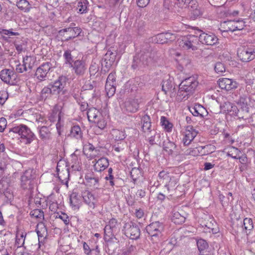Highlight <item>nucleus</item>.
<instances>
[{
    "mask_svg": "<svg viewBox=\"0 0 255 255\" xmlns=\"http://www.w3.org/2000/svg\"><path fill=\"white\" fill-rule=\"evenodd\" d=\"M68 79L66 76L61 75L57 79L50 83L53 91V96L60 101H65L69 98V93L66 87Z\"/></svg>",
    "mask_w": 255,
    "mask_h": 255,
    "instance_id": "obj_1",
    "label": "nucleus"
},
{
    "mask_svg": "<svg viewBox=\"0 0 255 255\" xmlns=\"http://www.w3.org/2000/svg\"><path fill=\"white\" fill-rule=\"evenodd\" d=\"M198 84V82L194 77H189L184 79L179 85L177 99L180 101L187 99L194 91Z\"/></svg>",
    "mask_w": 255,
    "mask_h": 255,
    "instance_id": "obj_2",
    "label": "nucleus"
},
{
    "mask_svg": "<svg viewBox=\"0 0 255 255\" xmlns=\"http://www.w3.org/2000/svg\"><path fill=\"white\" fill-rule=\"evenodd\" d=\"M14 133L18 134L20 136L21 142L25 144H30L36 138L30 129L24 125L21 124L10 128L7 135L8 136H12Z\"/></svg>",
    "mask_w": 255,
    "mask_h": 255,
    "instance_id": "obj_3",
    "label": "nucleus"
},
{
    "mask_svg": "<svg viewBox=\"0 0 255 255\" xmlns=\"http://www.w3.org/2000/svg\"><path fill=\"white\" fill-rule=\"evenodd\" d=\"M146 231L153 243H157L162 239L164 226L162 223L155 221L146 227Z\"/></svg>",
    "mask_w": 255,
    "mask_h": 255,
    "instance_id": "obj_4",
    "label": "nucleus"
},
{
    "mask_svg": "<svg viewBox=\"0 0 255 255\" xmlns=\"http://www.w3.org/2000/svg\"><path fill=\"white\" fill-rule=\"evenodd\" d=\"M120 223L114 218L111 219L104 228V240L109 242L116 238V235L120 231Z\"/></svg>",
    "mask_w": 255,
    "mask_h": 255,
    "instance_id": "obj_5",
    "label": "nucleus"
},
{
    "mask_svg": "<svg viewBox=\"0 0 255 255\" xmlns=\"http://www.w3.org/2000/svg\"><path fill=\"white\" fill-rule=\"evenodd\" d=\"M36 178L35 171L33 169L25 170L21 176V187L28 190L30 193L33 189L34 180Z\"/></svg>",
    "mask_w": 255,
    "mask_h": 255,
    "instance_id": "obj_6",
    "label": "nucleus"
},
{
    "mask_svg": "<svg viewBox=\"0 0 255 255\" xmlns=\"http://www.w3.org/2000/svg\"><path fill=\"white\" fill-rule=\"evenodd\" d=\"M137 54L146 65H148L152 61H156L158 57L157 52L153 50L148 44L144 45L140 52Z\"/></svg>",
    "mask_w": 255,
    "mask_h": 255,
    "instance_id": "obj_7",
    "label": "nucleus"
},
{
    "mask_svg": "<svg viewBox=\"0 0 255 255\" xmlns=\"http://www.w3.org/2000/svg\"><path fill=\"white\" fill-rule=\"evenodd\" d=\"M75 23H72L69 27L59 31V34L64 38L62 39V41L67 42L80 35L82 29L79 27L75 26Z\"/></svg>",
    "mask_w": 255,
    "mask_h": 255,
    "instance_id": "obj_8",
    "label": "nucleus"
},
{
    "mask_svg": "<svg viewBox=\"0 0 255 255\" xmlns=\"http://www.w3.org/2000/svg\"><path fill=\"white\" fill-rule=\"evenodd\" d=\"M179 46L186 50H196L199 44V39L197 36L189 35L179 41Z\"/></svg>",
    "mask_w": 255,
    "mask_h": 255,
    "instance_id": "obj_9",
    "label": "nucleus"
},
{
    "mask_svg": "<svg viewBox=\"0 0 255 255\" xmlns=\"http://www.w3.org/2000/svg\"><path fill=\"white\" fill-rule=\"evenodd\" d=\"M123 231L125 235L132 240L139 239L140 235L139 226L136 223L131 221L125 224Z\"/></svg>",
    "mask_w": 255,
    "mask_h": 255,
    "instance_id": "obj_10",
    "label": "nucleus"
},
{
    "mask_svg": "<svg viewBox=\"0 0 255 255\" xmlns=\"http://www.w3.org/2000/svg\"><path fill=\"white\" fill-rule=\"evenodd\" d=\"M0 78L5 83L14 85L17 82V74L13 70L5 69L0 72Z\"/></svg>",
    "mask_w": 255,
    "mask_h": 255,
    "instance_id": "obj_11",
    "label": "nucleus"
},
{
    "mask_svg": "<svg viewBox=\"0 0 255 255\" xmlns=\"http://www.w3.org/2000/svg\"><path fill=\"white\" fill-rule=\"evenodd\" d=\"M238 56L243 62H249L255 59V54H253V47H243L238 50Z\"/></svg>",
    "mask_w": 255,
    "mask_h": 255,
    "instance_id": "obj_12",
    "label": "nucleus"
},
{
    "mask_svg": "<svg viewBox=\"0 0 255 255\" xmlns=\"http://www.w3.org/2000/svg\"><path fill=\"white\" fill-rule=\"evenodd\" d=\"M87 66L85 60L79 59L74 61V63L69 67L72 68L77 76H82L85 74Z\"/></svg>",
    "mask_w": 255,
    "mask_h": 255,
    "instance_id": "obj_13",
    "label": "nucleus"
},
{
    "mask_svg": "<svg viewBox=\"0 0 255 255\" xmlns=\"http://www.w3.org/2000/svg\"><path fill=\"white\" fill-rule=\"evenodd\" d=\"M62 106L59 105H56L52 110V112L49 116V120L51 122H55L57 121L56 124V128L60 134L59 131V128L61 126L60 122L62 117H63L64 113L62 112Z\"/></svg>",
    "mask_w": 255,
    "mask_h": 255,
    "instance_id": "obj_14",
    "label": "nucleus"
},
{
    "mask_svg": "<svg viewBox=\"0 0 255 255\" xmlns=\"http://www.w3.org/2000/svg\"><path fill=\"white\" fill-rule=\"evenodd\" d=\"M101 178V176H98L92 171L87 172L85 175V179L87 185L94 189L99 188Z\"/></svg>",
    "mask_w": 255,
    "mask_h": 255,
    "instance_id": "obj_15",
    "label": "nucleus"
},
{
    "mask_svg": "<svg viewBox=\"0 0 255 255\" xmlns=\"http://www.w3.org/2000/svg\"><path fill=\"white\" fill-rule=\"evenodd\" d=\"M51 67L52 64L50 62L43 63L37 68L35 73V77L40 81H44Z\"/></svg>",
    "mask_w": 255,
    "mask_h": 255,
    "instance_id": "obj_16",
    "label": "nucleus"
},
{
    "mask_svg": "<svg viewBox=\"0 0 255 255\" xmlns=\"http://www.w3.org/2000/svg\"><path fill=\"white\" fill-rule=\"evenodd\" d=\"M218 82L220 88L226 91L235 89L239 85L238 83L235 80L226 78L219 79Z\"/></svg>",
    "mask_w": 255,
    "mask_h": 255,
    "instance_id": "obj_17",
    "label": "nucleus"
},
{
    "mask_svg": "<svg viewBox=\"0 0 255 255\" xmlns=\"http://www.w3.org/2000/svg\"><path fill=\"white\" fill-rule=\"evenodd\" d=\"M81 196L83 202L88 205L90 208L94 209L96 207L97 199L91 192L87 190H85L82 192Z\"/></svg>",
    "mask_w": 255,
    "mask_h": 255,
    "instance_id": "obj_18",
    "label": "nucleus"
},
{
    "mask_svg": "<svg viewBox=\"0 0 255 255\" xmlns=\"http://www.w3.org/2000/svg\"><path fill=\"white\" fill-rule=\"evenodd\" d=\"M198 37L200 42L207 45H214L217 44L218 41L217 37L212 33H202Z\"/></svg>",
    "mask_w": 255,
    "mask_h": 255,
    "instance_id": "obj_19",
    "label": "nucleus"
},
{
    "mask_svg": "<svg viewBox=\"0 0 255 255\" xmlns=\"http://www.w3.org/2000/svg\"><path fill=\"white\" fill-rule=\"evenodd\" d=\"M186 214L182 209L174 208L172 211L171 220L175 224H181L186 219Z\"/></svg>",
    "mask_w": 255,
    "mask_h": 255,
    "instance_id": "obj_20",
    "label": "nucleus"
},
{
    "mask_svg": "<svg viewBox=\"0 0 255 255\" xmlns=\"http://www.w3.org/2000/svg\"><path fill=\"white\" fill-rule=\"evenodd\" d=\"M198 132L192 126H187L185 129V135L182 139L184 145H188L197 135Z\"/></svg>",
    "mask_w": 255,
    "mask_h": 255,
    "instance_id": "obj_21",
    "label": "nucleus"
},
{
    "mask_svg": "<svg viewBox=\"0 0 255 255\" xmlns=\"http://www.w3.org/2000/svg\"><path fill=\"white\" fill-rule=\"evenodd\" d=\"M162 90L165 94L169 93L170 97L174 96L176 94V90L172 79L170 78L164 79L162 84Z\"/></svg>",
    "mask_w": 255,
    "mask_h": 255,
    "instance_id": "obj_22",
    "label": "nucleus"
},
{
    "mask_svg": "<svg viewBox=\"0 0 255 255\" xmlns=\"http://www.w3.org/2000/svg\"><path fill=\"white\" fill-rule=\"evenodd\" d=\"M192 0H164L163 5L165 8L169 9L174 5L181 8L186 7Z\"/></svg>",
    "mask_w": 255,
    "mask_h": 255,
    "instance_id": "obj_23",
    "label": "nucleus"
},
{
    "mask_svg": "<svg viewBox=\"0 0 255 255\" xmlns=\"http://www.w3.org/2000/svg\"><path fill=\"white\" fill-rule=\"evenodd\" d=\"M189 110L192 114L195 117L203 118L208 115L206 109L199 104H196L194 106L189 107Z\"/></svg>",
    "mask_w": 255,
    "mask_h": 255,
    "instance_id": "obj_24",
    "label": "nucleus"
},
{
    "mask_svg": "<svg viewBox=\"0 0 255 255\" xmlns=\"http://www.w3.org/2000/svg\"><path fill=\"white\" fill-rule=\"evenodd\" d=\"M59 167L60 166L58 164L56 167V171L57 172L58 178L61 181L62 184L68 185L70 176L69 168L65 167L64 169H62L61 171H60Z\"/></svg>",
    "mask_w": 255,
    "mask_h": 255,
    "instance_id": "obj_25",
    "label": "nucleus"
},
{
    "mask_svg": "<svg viewBox=\"0 0 255 255\" xmlns=\"http://www.w3.org/2000/svg\"><path fill=\"white\" fill-rule=\"evenodd\" d=\"M109 165L108 159L106 157L99 159L94 165L95 170L101 172L106 169Z\"/></svg>",
    "mask_w": 255,
    "mask_h": 255,
    "instance_id": "obj_26",
    "label": "nucleus"
},
{
    "mask_svg": "<svg viewBox=\"0 0 255 255\" xmlns=\"http://www.w3.org/2000/svg\"><path fill=\"white\" fill-rule=\"evenodd\" d=\"M18 54L25 52L27 48V41L26 39H17L13 43Z\"/></svg>",
    "mask_w": 255,
    "mask_h": 255,
    "instance_id": "obj_27",
    "label": "nucleus"
},
{
    "mask_svg": "<svg viewBox=\"0 0 255 255\" xmlns=\"http://www.w3.org/2000/svg\"><path fill=\"white\" fill-rule=\"evenodd\" d=\"M142 129L144 132H151V122L150 117L147 115H144L141 119Z\"/></svg>",
    "mask_w": 255,
    "mask_h": 255,
    "instance_id": "obj_28",
    "label": "nucleus"
},
{
    "mask_svg": "<svg viewBox=\"0 0 255 255\" xmlns=\"http://www.w3.org/2000/svg\"><path fill=\"white\" fill-rule=\"evenodd\" d=\"M126 110L129 113L136 112L139 108V104L137 99H132L126 102Z\"/></svg>",
    "mask_w": 255,
    "mask_h": 255,
    "instance_id": "obj_29",
    "label": "nucleus"
},
{
    "mask_svg": "<svg viewBox=\"0 0 255 255\" xmlns=\"http://www.w3.org/2000/svg\"><path fill=\"white\" fill-rule=\"evenodd\" d=\"M150 136L148 137V141L150 145H154L155 144H160L161 142V136H163V134H161L160 132H157L155 130L151 131Z\"/></svg>",
    "mask_w": 255,
    "mask_h": 255,
    "instance_id": "obj_30",
    "label": "nucleus"
},
{
    "mask_svg": "<svg viewBox=\"0 0 255 255\" xmlns=\"http://www.w3.org/2000/svg\"><path fill=\"white\" fill-rule=\"evenodd\" d=\"M223 108L225 112L232 116H235L239 111L238 107L230 102L225 103Z\"/></svg>",
    "mask_w": 255,
    "mask_h": 255,
    "instance_id": "obj_31",
    "label": "nucleus"
},
{
    "mask_svg": "<svg viewBox=\"0 0 255 255\" xmlns=\"http://www.w3.org/2000/svg\"><path fill=\"white\" fill-rule=\"evenodd\" d=\"M70 204L72 208L74 210L78 209L80 208L81 201L78 195L76 192H73L69 197Z\"/></svg>",
    "mask_w": 255,
    "mask_h": 255,
    "instance_id": "obj_32",
    "label": "nucleus"
},
{
    "mask_svg": "<svg viewBox=\"0 0 255 255\" xmlns=\"http://www.w3.org/2000/svg\"><path fill=\"white\" fill-rule=\"evenodd\" d=\"M203 14V10L197 5L191 6L190 9V16L193 20L200 17Z\"/></svg>",
    "mask_w": 255,
    "mask_h": 255,
    "instance_id": "obj_33",
    "label": "nucleus"
},
{
    "mask_svg": "<svg viewBox=\"0 0 255 255\" xmlns=\"http://www.w3.org/2000/svg\"><path fill=\"white\" fill-rule=\"evenodd\" d=\"M163 147L168 154H172L176 149V145L173 142L167 139L163 141Z\"/></svg>",
    "mask_w": 255,
    "mask_h": 255,
    "instance_id": "obj_34",
    "label": "nucleus"
},
{
    "mask_svg": "<svg viewBox=\"0 0 255 255\" xmlns=\"http://www.w3.org/2000/svg\"><path fill=\"white\" fill-rule=\"evenodd\" d=\"M117 53L116 49L114 47L111 48L108 50L104 57L105 58L106 60L109 61L114 64L117 58Z\"/></svg>",
    "mask_w": 255,
    "mask_h": 255,
    "instance_id": "obj_35",
    "label": "nucleus"
},
{
    "mask_svg": "<svg viewBox=\"0 0 255 255\" xmlns=\"http://www.w3.org/2000/svg\"><path fill=\"white\" fill-rule=\"evenodd\" d=\"M39 134L40 138L43 140L50 139L51 132L49 128L46 126H42L39 129Z\"/></svg>",
    "mask_w": 255,
    "mask_h": 255,
    "instance_id": "obj_36",
    "label": "nucleus"
},
{
    "mask_svg": "<svg viewBox=\"0 0 255 255\" xmlns=\"http://www.w3.org/2000/svg\"><path fill=\"white\" fill-rule=\"evenodd\" d=\"M26 233L24 232L18 231L16 235L15 245L17 248L23 247Z\"/></svg>",
    "mask_w": 255,
    "mask_h": 255,
    "instance_id": "obj_37",
    "label": "nucleus"
},
{
    "mask_svg": "<svg viewBox=\"0 0 255 255\" xmlns=\"http://www.w3.org/2000/svg\"><path fill=\"white\" fill-rule=\"evenodd\" d=\"M71 52V49H67L64 51L63 55L64 59V63L66 65H68L69 66H70L75 61L73 59V56H72Z\"/></svg>",
    "mask_w": 255,
    "mask_h": 255,
    "instance_id": "obj_38",
    "label": "nucleus"
},
{
    "mask_svg": "<svg viewBox=\"0 0 255 255\" xmlns=\"http://www.w3.org/2000/svg\"><path fill=\"white\" fill-rule=\"evenodd\" d=\"M199 147L200 154L202 155L211 154L214 152L216 150V147L212 144L200 146Z\"/></svg>",
    "mask_w": 255,
    "mask_h": 255,
    "instance_id": "obj_39",
    "label": "nucleus"
},
{
    "mask_svg": "<svg viewBox=\"0 0 255 255\" xmlns=\"http://www.w3.org/2000/svg\"><path fill=\"white\" fill-rule=\"evenodd\" d=\"M88 120L91 122L96 123V119L98 118L99 112L95 108H91L88 109L87 113Z\"/></svg>",
    "mask_w": 255,
    "mask_h": 255,
    "instance_id": "obj_40",
    "label": "nucleus"
},
{
    "mask_svg": "<svg viewBox=\"0 0 255 255\" xmlns=\"http://www.w3.org/2000/svg\"><path fill=\"white\" fill-rule=\"evenodd\" d=\"M237 104L240 107V110H242L246 115H249V108L246 97H241L238 100Z\"/></svg>",
    "mask_w": 255,
    "mask_h": 255,
    "instance_id": "obj_41",
    "label": "nucleus"
},
{
    "mask_svg": "<svg viewBox=\"0 0 255 255\" xmlns=\"http://www.w3.org/2000/svg\"><path fill=\"white\" fill-rule=\"evenodd\" d=\"M145 65V64H144V62L142 60H141V59L138 55V54H136L133 57L132 63L131 65V68L133 69H136L137 68H141Z\"/></svg>",
    "mask_w": 255,
    "mask_h": 255,
    "instance_id": "obj_42",
    "label": "nucleus"
},
{
    "mask_svg": "<svg viewBox=\"0 0 255 255\" xmlns=\"http://www.w3.org/2000/svg\"><path fill=\"white\" fill-rule=\"evenodd\" d=\"M70 136L76 139H79L82 137V132L79 126L76 125L71 128Z\"/></svg>",
    "mask_w": 255,
    "mask_h": 255,
    "instance_id": "obj_43",
    "label": "nucleus"
},
{
    "mask_svg": "<svg viewBox=\"0 0 255 255\" xmlns=\"http://www.w3.org/2000/svg\"><path fill=\"white\" fill-rule=\"evenodd\" d=\"M53 96V91L50 84L46 87H44L41 92V98L42 100H45Z\"/></svg>",
    "mask_w": 255,
    "mask_h": 255,
    "instance_id": "obj_44",
    "label": "nucleus"
},
{
    "mask_svg": "<svg viewBox=\"0 0 255 255\" xmlns=\"http://www.w3.org/2000/svg\"><path fill=\"white\" fill-rule=\"evenodd\" d=\"M35 62V59L30 56H26L23 58V64L27 70H31Z\"/></svg>",
    "mask_w": 255,
    "mask_h": 255,
    "instance_id": "obj_45",
    "label": "nucleus"
},
{
    "mask_svg": "<svg viewBox=\"0 0 255 255\" xmlns=\"http://www.w3.org/2000/svg\"><path fill=\"white\" fill-rule=\"evenodd\" d=\"M0 195L3 197V200L6 204L10 203L13 199V194L11 187L3 192Z\"/></svg>",
    "mask_w": 255,
    "mask_h": 255,
    "instance_id": "obj_46",
    "label": "nucleus"
},
{
    "mask_svg": "<svg viewBox=\"0 0 255 255\" xmlns=\"http://www.w3.org/2000/svg\"><path fill=\"white\" fill-rule=\"evenodd\" d=\"M16 6L24 12H28L31 8V5L27 0H19L16 2Z\"/></svg>",
    "mask_w": 255,
    "mask_h": 255,
    "instance_id": "obj_47",
    "label": "nucleus"
},
{
    "mask_svg": "<svg viewBox=\"0 0 255 255\" xmlns=\"http://www.w3.org/2000/svg\"><path fill=\"white\" fill-rule=\"evenodd\" d=\"M88 4L87 0H80L78 1L76 8L77 12L81 14L87 12Z\"/></svg>",
    "mask_w": 255,
    "mask_h": 255,
    "instance_id": "obj_48",
    "label": "nucleus"
},
{
    "mask_svg": "<svg viewBox=\"0 0 255 255\" xmlns=\"http://www.w3.org/2000/svg\"><path fill=\"white\" fill-rule=\"evenodd\" d=\"M241 154V151L236 147L231 146L228 148V151L227 152V156L234 159H237L238 156H239V154Z\"/></svg>",
    "mask_w": 255,
    "mask_h": 255,
    "instance_id": "obj_49",
    "label": "nucleus"
},
{
    "mask_svg": "<svg viewBox=\"0 0 255 255\" xmlns=\"http://www.w3.org/2000/svg\"><path fill=\"white\" fill-rule=\"evenodd\" d=\"M222 27L225 28L224 31L234 32L236 31L234 20H228L222 23Z\"/></svg>",
    "mask_w": 255,
    "mask_h": 255,
    "instance_id": "obj_50",
    "label": "nucleus"
},
{
    "mask_svg": "<svg viewBox=\"0 0 255 255\" xmlns=\"http://www.w3.org/2000/svg\"><path fill=\"white\" fill-rule=\"evenodd\" d=\"M160 123L162 127L167 132H170L173 128V125L170 123L167 118L164 116H162L160 119Z\"/></svg>",
    "mask_w": 255,
    "mask_h": 255,
    "instance_id": "obj_51",
    "label": "nucleus"
},
{
    "mask_svg": "<svg viewBox=\"0 0 255 255\" xmlns=\"http://www.w3.org/2000/svg\"><path fill=\"white\" fill-rule=\"evenodd\" d=\"M113 169L112 168L110 167L108 169V175L105 177V179L107 181H109V184L112 186L114 187L115 185V181L117 179L116 178L113 174Z\"/></svg>",
    "mask_w": 255,
    "mask_h": 255,
    "instance_id": "obj_52",
    "label": "nucleus"
},
{
    "mask_svg": "<svg viewBox=\"0 0 255 255\" xmlns=\"http://www.w3.org/2000/svg\"><path fill=\"white\" fill-rule=\"evenodd\" d=\"M105 91L106 92L107 95L109 98L112 97L116 92V85L106 84Z\"/></svg>",
    "mask_w": 255,
    "mask_h": 255,
    "instance_id": "obj_53",
    "label": "nucleus"
},
{
    "mask_svg": "<svg viewBox=\"0 0 255 255\" xmlns=\"http://www.w3.org/2000/svg\"><path fill=\"white\" fill-rule=\"evenodd\" d=\"M197 246L201 254L202 252H203L205 250H206L208 247V244L207 242L205 240L201 239L197 241Z\"/></svg>",
    "mask_w": 255,
    "mask_h": 255,
    "instance_id": "obj_54",
    "label": "nucleus"
},
{
    "mask_svg": "<svg viewBox=\"0 0 255 255\" xmlns=\"http://www.w3.org/2000/svg\"><path fill=\"white\" fill-rule=\"evenodd\" d=\"M113 65V64L111 62L106 60L105 58L103 57L101 61L102 71L106 73L109 71V69Z\"/></svg>",
    "mask_w": 255,
    "mask_h": 255,
    "instance_id": "obj_55",
    "label": "nucleus"
},
{
    "mask_svg": "<svg viewBox=\"0 0 255 255\" xmlns=\"http://www.w3.org/2000/svg\"><path fill=\"white\" fill-rule=\"evenodd\" d=\"M30 215L39 220L44 219V213L41 209H34L30 212Z\"/></svg>",
    "mask_w": 255,
    "mask_h": 255,
    "instance_id": "obj_56",
    "label": "nucleus"
},
{
    "mask_svg": "<svg viewBox=\"0 0 255 255\" xmlns=\"http://www.w3.org/2000/svg\"><path fill=\"white\" fill-rule=\"evenodd\" d=\"M178 181L177 179L174 178V177L170 178V180L168 184H166L165 187H167V189L168 191L175 190L176 187H177Z\"/></svg>",
    "mask_w": 255,
    "mask_h": 255,
    "instance_id": "obj_57",
    "label": "nucleus"
},
{
    "mask_svg": "<svg viewBox=\"0 0 255 255\" xmlns=\"http://www.w3.org/2000/svg\"><path fill=\"white\" fill-rule=\"evenodd\" d=\"M245 229L248 231H252L254 228L253 220L251 218H246L244 220Z\"/></svg>",
    "mask_w": 255,
    "mask_h": 255,
    "instance_id": "obj_58",
    "label": "nucleus"
},
{
    "mask_svg": "<svg viewBox=\"0 0 255 255\" xmlns=\"http://www.w3.org/2000/svg\"><path fill=\"white\" fill-rule=\"evenodd\" d=\"M215 72L218 74H222L225 72V67L223 63L221 62H217L214 66Z\"/></svg>",
    "mask_w": 255,
    "mask_h": 255,
    "instance_id": "obj_59",
    "label": "nucleus"
},
{
    "mask_svg": "<svg viewBox=\"0 0 255 255\" xmlns=\"http://www.w3.org/2000/svg\"><path fill=\"white\" fill-rule=\"evenodd\" d=\"M185 153L186 155H190L194 156H198L199 154H200L199 147L188 148L185 151Z\"/></svg>",
    "mask_w": 255,
    "mask_h": 255,
    "instance_id": "obj_60",
    "label": "nucleus"
},
{
    "mask_svg": "<svg viewBox=\"0 0 255 255\" xmlns=\"http://www.w3.org/2000/svg\"><path fill=\"white\" fill-rule=\"evenodd\" d=\"M45 232H47V229L45 225L43 223L39 224L37 225L36 233L38 237H42Z\"/></svg>",
    "mask_w": 255,
    "mask_h": 255,
    "instance_id": "obj_61",
    "label": "nucleus"
},
{
    "mask_svg": "<svg viewBox=\"0 0 255 255\" xmlns=\"http://www.w3.org/2000/svg\"><path fill=\"white\" fill-rule=\"evenodd\" d=\"M116 75L115 72H111L108 76L106 84L116 85Z\"/></svg>",
    "mask_w": 255,
    "mask_h": 255,
    "instance_id": "obj_62",
    "label": "nucleus"
},
{
    "mask_svg": "<svg viewBox=\"0 0 255 255\" xmlns=\"http://www.w3.org/2000/svg\"><path fill=\"white\" fill-rule=\"evenodd\" d=\"M99 64L96 62L92 61L89 68V72L91 75H95L99 70Z\"/></svg>",
    "mask_w": 255,
    "mask_h": 255,
    "instance_id": "obj_63",
    "label": "nucleus"
},
{
    "mask_svg": "<svg viewBox=\"0 0 255 255\" xmlns=\"http://www.w3.org/2000/svg\"><path fill=\"white\" fill-rule=\"evenodd\" d=\"M236 31L241 30L246 26L245 22L243 20H234Z\"/></svg>",
    "mask_w": 255,
    "mask_h": 255,
    "instance_id": "obj_64",
    "label": "nucleus"
}]
</instances>
